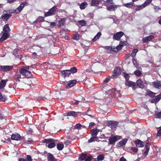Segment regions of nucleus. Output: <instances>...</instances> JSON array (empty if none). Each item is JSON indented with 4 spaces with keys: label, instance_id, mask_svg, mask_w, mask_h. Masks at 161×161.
Wrapping results in <instances>:
<instances>
[{
    "label": "nucleus",
    "instance_id": "3c124183",
    "mask_svg": "<svg viewBox=\"0 0 161 161\" xmlns=\"http://www.w3.org/2000/svg\"><path fill=\"white\" fill-rule=\"evenodd\" d=\"M146 150L149 151L150 149V144L148 143H147L145 145Z\"/></svg>",
    "mask_w": 161,
    "mask_h": 161
},
{
    "label": "nucleus",
    "instance_id": "dca6fc26",
    "mask_svg": "<svg viewBox=\"0 0 161 161\" xmlns=\"http://www.w3.org/2000/svg\"><path fill=\"white\" fill-rule=\"evenodd\" d=\"M62 75L64 77H68L69 75L71 74V72L69 70H63L61 72Z\"/></svg>",
    "mask_w": 161,
    "mask_h": 161
},
{
    "label": "nucleus",
    "instance_id": "f3484780",
    "mask_svg": "<svg viewBox=\"0 0 161 161\" xmlns=\"http://www.w3.org/2000/svg\"><path fill=\"white\" fill-rule=\"evenodd\" d=\"M3 36L0 39L1 42L6 40L9 36V34L8 33L2 32Z\"/></svg>",
    "mask_w": 161,
    "mask_h": 161
},
{
    "label": "nucleus",
    "instance_id": "aec40b11",
    "mask_svg": "<svg viewBox=\"0 0 161 161\" xmlns=\"http://www.w3.org/2000/svg\"><path fill=\"white\" fill-rule=\"evenodd\" d=\"M153 86L157 88H161V82L160 81H155L153 83Z\"/></svg>",
    "mask_w": 161,
    "mask_h": 161
},
{
    "label": "nucleus",
    "instance_id": "69168bd1",
    "mask_svg": "<svg viewBox=\"0 0 161 161\" xmlns=\"http://www.w3.org/2000/svg\"><path fill=\"white\" fill-rule=\"evenodd\" d=\"M95 124L94 122H91L89 124V127L91 128L93 125H95Z\"/></svg>",
    "mask_w": 161,
    "mask_h": 161
},
{
    "label": "nucleus",
    "instance_id": "f704fd0d",
    "mask_svg": "<svg viewBox=\"0 0 161 161\" xmlns=\"http://www.w3.org/2000/svg\"><path fill=\"white\" fill-rule=\"evenodd\" d=\"M123 5L128 8H134V6L131 3L123 4Z\"/></svg>",
    "mask_w": 161,
    "mask_h": 161
},
{
    "label": "nucleus",
    "instance_id": "ea45409f",
    "mask_svg": "<svg viewBox=\"0 0 161 161\" xmlns=\"http://www.w3.org/2000/svg\"><path fill=\"white\" fill-rule=\"evenodd\" d=\"M78 23L81 26H85L86 24V22L84 20H79L78 21Z\"/></svg>",
    "mask_w": 161,
    "mask_h": 161
},
{
    "label": "nucleus",
    "instance_id": "c03bdc74",
    "mask_svg": "<svg viewBox=\"0 0 161 161\" xmlns=\"http://www.w3.org/2000/svg\"><path fill=\"white\" fill-rule=\"evenodd\" d=\"M134 74L136 76H140L142 74L141 72L139 70H136L134 71Z\"/></svg>",
    "mask_w": 161,
    "mask_h": 161
},
{
    "label": "nucleus",
    "instance_id": "0eeeda50",
    "mask_svg": "<svg viewBox=\"0 0 161 161\" xmlns=\"http://www.w3.org/2000/svg\"><path fill=\"white\" fill-rule=\"evenodd\" d=\"M28 5V3L26 2H24L21 3L20 6L15 10V12L17 14L19 13L23 8L24 7Z\"/></svg>",
    "mask_w": 161,
    "mask_h": 161
},
{
    "label": "nucleus",
    "instance_id": "09e8293b",
    "mask_svg": "<svg viewBox=\"0 0 161 161\" xmlns=\"http://www.w3.org/2000/svg\"><path fill=\"white\" fill-rule=\"evenodd\" d=\"M155 98L157 100V102H158L161 99V92L159 95L157 96Z\"/></svg>",
    "mask_w": 161,
    "mask_h": 161
},
{
    "label": "nucleus",
    "instance_id": "2eb2a0df",
    "mask_svg": "<svg viewBox=\"0 0 161 161\" xmlns=\"http://www.w3.org/2000/svg\"><path fill=\"white\" fill-rule=\"evenodd\" d=\"M11 138L13 140L18 141L20 139L21 136L18 133H16L13 134L11 136Z\"/></svg>",
    "mask_w": 161,
    "mask_h": 161
},
{
    "label": "nucleus",
    "instance_id": "b1692460",
    "mask_svg": "<svg viewBox=\"0 0 161 161\" xmlns=\"http://www.w3.org/2000/svg\"><path fill=\"white\" fill-rule=\"evenodd\" d=\"M32 160L31 156L29 155H28L26 158H19L18 159V161H32Z\"/></svg>",
    "mask_w": 161,
    "mask_h": 161
},
{
    "label": "nucleus",
    "instance_id": "603ef678",
    "mask_svg": "<svg viewBox=\"0 0 161 161\" xmlns=\"http://www.w3.org/2000/svg\"><path fill=\"white\" fill-rule=\"evenodd\" d=\"M132 61L134 65L136 67H137L136 61L135 58H133Z\"/></svg>",
    "mask_w": 161,
    "mask_h": 161
},
{
    "label": "nucleus",
    "instance_id": "72a5a7b5",
    "mask_svg": "<svg viewBox=\"0 0 161 161\" xmlns=\"http://www.w3.org/2000/svg\"><path fill=\"white\" fill-rule=\"evenodd\" d=\"M127 140L126 139H124L119 142V146L121 147L125 145L126 143Z\"/></svg>",
    "mask_w": 161,
    "mask_h": 161
},
{
    "label": "nucleus",
    "instance_id": "473e14b6",
    "mask_svg": "<svg viewBox=\"0 0 161 161\" xmlns=\"http://www.w3.org/2000/svg\"><path fill=\"white\" fill-rule=\"evenodd\" d=\"M87 3L86 2L82 3L80 5V8L81 9H84L87 6Z\"/></svg>",
    "mask_w": 161,
    "mask_h": 161
},
{
    "label": "nucleus",
    "instance_id": "13d9d810",
    "mask_svg": "<svg viewBox=\"0 0 161 161\" xmlns=\"http://www.w3.org/2000/svg\"><path fill=\"white\" fill-rule=\"evenodd\" d=\"M19 51V50L18 49H15L14 50L13 52V54L14 55H15L17 54Z\"/></svg>",
    "mask_w": 161,
    "mask_h": 161
},
{
    "label": "nucleus",
    "instance_id": "774afa93",
    "mask_svg": "<svg viewBox=\"0 0 161 161\" xmlns=\"http://www.w3.org/2000/svg\"><path fill=\"white\" fill-rule=\"evenodd\" d=\"M119 161H126V160L124 157H122L120 159Z\"/></svg>",
    "mask_w": 161,
    "mask_h": 161
},
{
    "label": "nucleus",
    "instance_id": "7c9ffc66",
    "mask_svg": "<svg viewBox=\"0 0 161 161\" xmlns=\"http://www.w3.org/2000/svg\"><path fill=\"white\" fill-rule=\"evenodd\" d=\"M136 83L137 86L140 88H142L143 87L142 81L141 79H139L138 80L136 81Z\"/></svg>",
    "mask_w": 161,
    "mask_h": 161
},
{
    "label": "nucleus",
    "instance_id": "bf43d9fd",
    "mask_svg": "<svg viewBox=\"0 0 161 161\" xmlns=\"http://www.w3.org/2000/svg\"><path fill=\"white\" fill-rule=\"evenodd\" d=\"M111 78V77H107L105 79V80H104V81H105V82H108L109 81V80H110Z\"/></svg>",
    "mask_w": 161,
    "mask_h": 161
},
{
    "label": "nucleus",
    "instance_id": "e433bc0d",
    "mask_svg": "<svg viewBox=\"0 0 161 161\" xmlns=\"http://www.w3.org/2000/svg\"><path fill=\"white\" fill-rule=\"evenodd\" d=\"M97 136H92L88 140V142L89 143L93 142L95 141H97Z\"/></svg>",
    "mask_w": 161,
    "mask_h": 161
},
{
    "label": "nucleus",
    "instance_id": "680f3d73",
    "mask_svg": "<svg viewBox=\"0 0 161 161\" xmlns=\"http://www.w3.org/2000/svg\"><path fill=\"white\" fill-rule=\"evenodd\" d=\"M43 19V18L42 17H39L37 19V21L39 22H41Z\"/></svg>",
    "mask_w": 161,
    "mask_h": 161
},
{
    "label": "nucleus",
    "instance_id": "052dcab7",
    "mask_svg": "<svg viewBox=\"0 0 161 161\" xmlns=\"http://www.w3.org/2000/svg\"><path fill=\"white\" fill-rule=\"evenodd\" d=\"M131 150L132 151L135 152H137L138 151V149L136 147H132L131 148Z\"/></svg>",
    "mask_w": 161,
    "mask_h": 161
},
{
    "label": "nucleus",
    "instance_id": "8fccbe9b",
    "mask_svg": "<svg viewBox=\"0 0 161 161\" xmlns=\"http://www.w3.org/2000/svg\"><path fill=\"white\" fill-rule=\"evenodd\" d=\"M152 0H147L143 3L145 7L148 5L151 2Z\"/></svg>",
    "mask_w": 161,
    "mask_h": 161
},
{
    "label": "nucleus",
    "instance_id": "f03ea898",
    "mask_svg": "<svg viewBox=\"0 0 161 161\" xmlns=\"http://www.w3.org/2000/svg\"><path fill=\"white\" fill-rule=\"evenodd\" d=\"M44 143H46L47 146L49 148H53L55 147V144L54 140L51 139H46L44 141Z\"/></svg>",
    "mask_w": 161,
    "mask_h": 161
},
{
    "label": "nucleus",
    "instance_id": "cd10ccee",
    "mask_svg": "<svg viewBox=\"0 0 161 161\" xmlns=\"http://www.w3.org/2000/svg\"><path fill=\"white\" fill-rule=\"evenodd\" d=\"M101 35L102 34L100 32H98L92 39V41L93 42L96 41L97 39H98L100 37Z\"/></svg>",
    "mask_w": 161,
    "mask_h": 161
},
{
    "label": "nucleus",
    "instance_id": "0e129e2a",
    "mask_svg": "<svg viewBox=\"0 0 161 161\" xmlns=\"http://www.w3.org/2000/svg\"><path fill=\"white\" fill-rule=\"evenodd\" d=\"M27 143L28 144L32 143L33 142L32 140L30 138H29L27 140Z\"/></svg>",
    "mask_w": 161,
    "mask_h": 161
},
{
    "label": "nucleus",
    "instance_id": "bb28decb",
    "mask_svg": "<svg viewBox=\"0 0 161 161\" xmlns=\"http://www.w3.org/2000/svg\"><path fill=\"white\" fill-rule=\"evenodd\" d=\"M10 30L8 24L5 25L3 28L2 32L8 33V32Z\"/></svg>",
    "mask_w": 161,
    "mask_h": 161
},
{
    "label": "nucleus",
    "instance_id": "a211bd4d",
    "mask_svg": "<svg viewBox=\"0 0 161 161\" xmlns=\"http://www.w3.org/2000/svg\"><path fill=\"white\" fill-rule=\"evenodd\" d=\"M11 15L8 14H4L1 16V18L3 20L7 21L10 17Z\"/></svg>",
    "mask_w": 161,
    "mask_h": 161
},
{
    "label": "nucleus",
    "instance_id": "9b49d317",
    "mask_svg": "<svg viewBox=\"0 0 161 161\" xmlns=\"http://www.w3.org/2000/svg\"><path fill=\"white\" fill-rule=\"evenodd\" d=\"M13 67L11 66H0V70L3 71H7L12 69Z\"/></svg>",
    "mask_w": 161,
    "mask_h": 161
},
{
    "label": "nucleus",
    "instance_id": "2f4dec72",
    "mask_svg": "<svg viewBox=\"0 0 161 161\" xmlns=\"http://www.w3.org/2000/svg\"><path fill=\"white\" fill-rule=\"evenodd\" d=\"M147 94L152 97H153L155 96L156 93L148 90L147 92Z\"/></svg>",
    "mask_w": 161,
    "mask_h": 161
},
{
    "label": "nucleus",
    "instance_id": "338daca9",
    "mask_svg": "<svg viewBox=\"0 0 161 161\" xmlns=\"http://www.w3.org/2000/svg\"><path fill=\"white\" fill-rule=\"evenodd\" d=\"M151 103H158L157 102V100H156V98H154L153 99L152 101H151Z\"/></svg>",
    "mask_w": 161,
    "mask_h": 161
},
{
    "label": "nucleus",
    "instance_id": "6e6552de",
    "mask_svg": "<svg viewBox=\"0 0 161 161\" xmlns=\"http://www.w3.org/2000/svg\"><path fill=\"white\" fill-rule=\"evenodd\" d=\"M106 6L107 9L108 10L111 11L113 10L114 11L115 9L118 7L119 5H116L114 4V3H113L109 5L108 4H106Z\"/></svg>",
    "mask_w": 161,
    "mask_h": 161
},
{
    "label": "nucleus",
    "instance_id": "4468645a",
    "mask_svg": "<svg viewBox=\"0 0 161 161\" xmlns=\"http://www.w3.org/2000/svg\"><path fill=\"white\" fill-rule=\"evenodd\" d=\"M154 36L153 35H151L149 36L146 37L142 39V41L143 42H147L148 41H151L154 38Z\"/></svg>",
    "mask_w": 161,
    "mask_h": 161
},
{
    "label": "nucleus",
    "instance_id": "4c0bfd02",
    "mask_svg": "<svg viewBox=\"0 0 161 161\" xmlns=\"http://www.w3.org/2000/svg\"><path fill=\"white\" fill-rule=\"evenodd\" d=\"M64 144L63 143H58L57 146V148L59 150H62L64 148Z\"/></svg>",
    "mask_w": 161,
    "mask_h": 161
},
{
    "label": "nucleus",
    "instance_id": "e2e57ef3",
    "mask_svg": "<svg viewBox=\"0 0 161 161\" xmlns=\"http://www.w3.org/2000/svg\"><path fill=\"white\" fill-rule=\"evenodd\" d=\"M81 126V125L80 124H77L75 125V127L76 128L79 129L80 128Z\"/></svg>",
    "mask_w": 161,
    "mask_h": 161
},
{
    "label": "nucleus",
    "instance_id": "423d86ee",
    "mask_svg": "<svg viewBox=\"0 0 161 161\" xmlns=\"http://www.w3.org/2000/svg\"><path fill=\"white\" fill-rule=\"evenodd\" d=\"M92 159V157L90 156H87L85 153H82L80 155L79 158V160H85L84 161H91Z\"/></svg>",
    "mask_w": 161,
    "mask_h": 161
},
{
    "label": "nucleus",
    "instance_id": "412c9836",
    "mask_svg": "<svg viewBox=\"0 0 161 161\" xmlns=\"http://www.w3.org/2000/svg\"><path fill=\"white\" fill-rule=\"evenodd\" d=\"M100 130L96 129H92L91 131V134L92 136H97L98 133L99 132Z\"/></svg>",
    "mask_w": 161,
    "mask_h": 161
},
{
    "label": "nucleus",
    "instance_id": "864d4df0",
    "mask_svg": "<svg viewBox=\"0 0 161 161\" xmlns=\"http://www.w3.org/2000/svg\"><path fill=\"white\" fill-rule=\"evenodd\" d=\"M156 116L157 118H161V111L157 113Z\"/></svg>",
    "mask_w": 161,
    "mask_h": 161
},
{
    "label": "nucleus",
    "instance_id": "6ab92c4d",
    "mask_svg": "<svg viewBox=\"0 0 161 161\" xmlns=\"http://www.w3.org/2000/svg\"><path fill=\"white\" fill-rule=\"evenodd\" d=\"M76 81L75 80L70 81L66 86V88H69L70 87H72L76 84Z\"/></svg>",
    "mask_w": 161,
    "mask_h": 161
},
{
    "label": "nucleus",
    "instance_id": "20e7f679",
    "mask_svg": "<svg viewBox=\"0 0 161 161\" xmlns=\"http://www.w3.org/2000/svg\"><path fill=\"white\" fill-rule=\"evenodd\" d=\"M102 66V64L98 62L94 63L91 67V69L87 70L88 72H95L98 70L99 68Z\"/></svg>",
    "mask_w": 161,
    "mask_h": 161
},
{
    "label": "nucleus",
    "instance_id": "a19ab883",
    "mask_svg": "<svg viewBox=\"0 0 161 161\" xmlns=\"http://www.w3.org/2000/svg\"><path fill=\"white\" fill-rule=\"evenodd\" d=\"M138 50L135 49L132 50V53L131 55H132L133 57H135L136 55V53L138 52Z\"/></svg>",
    "mask_w": 161,
    "mask_h": 161
},
{
    "label": "nucleus",
    "instance_id": "f8f14e48",
    "mask_svg": "<svg viewBox=\"0 0 161 161\" xmlns=\"http://www.w3.org/2000/svg\"><path fill=\"white\" fill-rule=\"evenodd\" d=\"M125 84V86H128L129 87L132 86L133 89H136V86L135 84V83L132 81H129V80H127L126 81Z\"/></svg>",
    "mask_w": 161,
    "mask_h": 161
},
{
    "label": "nucleus",
    "instance_id": "a18cd8bd",
    "mask_svg": "<svg viewBox=\"0 0 161 161\" xmlns=\"http://www.w3.org/2000/svg\"><path fill=\"white\" fill-rule=\"evenodd\" d=\"M145 7V6H144V5L143 4L141 5L138 6L137 8H136V11H139Z\"/></svg>",
    "mask_w": 161,
    "mask_h": 161
},
{
    "label": "nucleus",
    "instance_id": "c9c22d12",
    "mask_svg": "<svg viewBox=\"0 0 161 161\" xmlns=\"http://www.w3.org/2000/svg\"><path fill=\"white\" fill-rule=\"evenodd\" d=\"M56 9L57 8L56 7L54 6L52 8L50 9L49 11L53 15L55 14Z\"/></svg>",
    "mask_w": 161,
    "mask_h": 161
},
{
    "label": "nucleus",
    "instance_id": "6e6d98bb",
    "mask_svg": "<svg viewBox=\"0 0 161 161\" xmlns=\"http://www.w3.org/2000/svg\"><path fill=\"white\" fill-rule=\"evenodd\" d=\"M114 3L112 0H107L106 4H111Z\"/></svg>",
    "mask_w": 161,
    "mask_h": 161
},
{
    "label": "nucleus",
    "instance_id": "de8ad7c7",
    "mask_svg": "<svg viewBox=\"0 0 161 161\" xmlns=\"http://www.w3.org/2000/svg\"><path fill=\"white\" fill-rule=\"evenodd\" d=\"M79 35L78 34H74L73 37V39L75 40H78L79 39Z\"/></svg>",
    "mask_w": 161,
    "mask_h": 161
},
{
    "label": "nucleus",
    "instance_id": "9d476101",
    "mask_svg": "<svg viewBox=\"0 0 161 161\" xmlns=\"http://www.w3.org/2000/svg\"><path fill=\"white\" fill-rule=\"evenodd\" d=\"M118 125V123L116 121H109L108 123V126L112 129H115Z\"/></svg>",
    "mask_w": 161,
    "mask_h": 161
},
{
    "label": "nucleus",
    "instance_id": "f257e3e1",
    "mask_svg": "<svg viewBox=\"0 0 161 161\" xmlns=\"http://www.w3.org/2000/svg\"><path fill=\"white\" fill-rule=\"evenodd\" d=\"M127 43L126 41H121L119 46H117L116 48H112L109 47L107 49L106 51L108 53H113L114 52H117L119 50L121 49L124 46L127 45Z\"/></svg>",
    "mask_w": 161,
    "mask_h": 161
},
{
    "label": "nucleus",
    "instance_id": "c756f323",
    "mask_svg": "<svg viewBox=\"0 0 161 161\" xmlns=\"http://www.w3.org/2000/svg\"><path fill=\"white\" fill-rule=\"evenodd\" d=\"M7 81V80H2L0 82V89H3Z\"/></svg>",
    "mask_w": 161,
    "mask_h": 161
},
{
    "label": "nucleus",
    "instance_id": "5fc2aeb1",
    "mask_svg": "<svg viewBox=\"0 0 161 161\" xmlns=\"http://www.w3.org/2000/svg\"><path fill=\"white\" fill-rule=\"evenodd\" d=\"M52 15L50 13V11H49L48 12H47L45 14V16L47 17V16H49Z\"/></svg>",
    "mask_w": 161,
    "mask_h": 161
},
{
    "label": "nucleus",
    "instance_id": "a878e982",
    "mask_svg": "<svg viewBox=\"0 0 161 161\" xmlns=\"http://www.w3.org/2000/svg\"><path fill=\"white\" fill-rule=\"evenodd\" d=\"M47 158L50 161H56V159L54 158L53 155L50 153L48 154Z\"/></svg>",
    "mask_w": 161,
    "mask_h": 161
},
{
    "label": "nucleus",
    "instance_id": "4be33fe9",
    "mask_svg": "<svg viewBox=\"0 0 161 161\" xmlns=\"http://www.w3.org/2000/svg\"><path fill=\"white\" fill-rule=\"evenodd\" d=\"M87 1H91V6H97L99 4L100 0H87Z\"/></svg>",
    "mask_w": 161,
    "mask_h": 161
},
{
    "label": "nucleus",
    "instance_id": "5701e85b",
    "mask_svg": "<svg viewBox=\"0 0 161 161\" xmlns=\"http://www.w3.org/2000/svg\"><path fill=\"white\" fill-rule=\"evenodd\" d=\"M135 143L137 147H143L144 144L140 140H137L135 141Z\"/></svg>",
    "mask_w": 161,
    "mask_h": 161
},
{
    "label": "nucleus",
    "instance_id": "37998d69",
    "mask_svg": "<svg viewBox=\"0 0 161 161\" xmlns=\"http://www.w3.org/2000/svg\"><path fill=\"white\" fill-rule=\"evenodd\" d=\"M69 71H70L71 72V74L77 72V69L75 67H73L71 68L70 69H69Z\"/></svg>",
    "mask_w": 161,
    "mask_h": 161
},
{
    "label": "nucleus",
    "instance_id": "c85d7f7f",
    "mask_svg": "<svg viewBox=\"0 0 161 161\" xmlns=\"http://www.w3.org/2000/svg\"><path fill=\"white\" fill-rule=\"evenodd\" d=\"M65 22V19H61L59 22L58 25V27H61L63 26Z\"/></svg>",
    "mask_w": 161,
    "mask_h": 161
},
{
    "label": "nucleus",
    "instance_id": "58836bf2",
    "mask_svg": "<svg viewBox=\"0 0 161 161\" xmlns=\"http://www.w3.org/2000/svg\"><path fill=\"white\" fill-rule=\"evenodd\" d=\"M104 158V155L103 154H100L98 156L97 158V161H102Z\"/></svg>",
    "mask_w": 161,
    "mask_h": 161
},
{
    "label": "nucleus",
    "instance_id": "49530a36",
    "mask_svg": "<svg viewBox=\"0 0 161 161\" xmlns=\"http://www.w3.org/2000/svg\"><path fill=\"white\" fill-rule=\"evenodd\" d=\"M129 75L127 73H123V76H124V77L125 78V79L126 80V81L127 80H128V79H129Z\"/></svg>",
    "mask_w": 161,
    "mask_h": 161
},
{
    "label": "nucleus",
    "instance_id": "393cba45",
    "mask_svg": "<svg viewBox=\"0 0 161 161\" xmlns=\"http://www.w3.org/2000/svg\"><path fill=\"white\" fill-rule=\"evenodd\" d=\"M66 115L68 116H72L73 117H75L77 115V113L75 111H70L66 113Z\"/></svg>",
    "mask_w": 161,
    "mask_h": 161
},
{
    "label": "nucleus",
    "instance_id": "ddd939ff",
    "mask_svg": "<svg viewBox=\"0 0 161 161\" xmlns=\"http://www.w3.org/2000/svg\"><path fill=\"white\" fill-rule=\"evenodd\" d=\"M124 34V33L121 31L118 32L114 35L113 39L119 41L121 37L123 36Z\"/></svg>",
    "mask_w": 161,
    "mask_h": 161
},
{
    "label": "nucleus",
    "instance_id": "1a4fd4ad",
    "mask_svg": "<svg viewBox=\"0 0 161 161\" xmlns=\"http://www.w3.org/2000/svg\"><path fill=\"white\" fill-rule=\"evenodd\" d=\"M120 137L118 136H113L109 138V141L110 144H113L115 142L120 139Z\"/></svg>",
    "mask_w": 161,
    "mask_h": 161
},
{
    "label": "nucleus",
    "instance_id": "7ed1b4c3",
    "mask_svg": "<svg viewBox=\"0 0 161 161\" xmlns=\"http://www.w3.org/2000/svg\"><path fill=\"white\" fill-rule=\"evenodd\" d=\"M19 72L23 76L28 78H30L32 76L31 72L25 69H20Z\"/></svg>",
    "mask_w": 161,
    "mask_h": 161
},
{
    "label": "nucleus",
    "instance_id": "79ce46f5",
    "mask_svg": "<svg viewBox=\"0 0 161 161\" xmlns=\"http://www.w3.org/2000/svg\"><path fill=\"white\" fill-rule=\"evenodd\" d=\"M0 99L3 101H5L6 99V97L4 95H3L0 92Z\"/></svg>",
    "mask_w": 161,
    "mask_h": 161
},
{
    "label": "nucleus",
    "instance_id": "39448f33",
    "mask_svg": "<svg viewBox=\"0 0 161 161\" xmlns=\"http://www.w3.org/2000/svg\"><path fill=\"white\" fill-rule=\"evenodd\" d=\"M121 72V68L118 67L115 68L114 70V72L111 76V78L114 79L117 78L120 74Z\"/></svg>",
    "mask_w": 161,
    "mask_h": 161
},
{
    "label": "nucleus",
    "instance_id": "4d7b16f0",
    "mask_svg": "<svg viewBox=\"0 0 161 161\" xmlns=\"http://www.w3.org/2000/svg\"><path fill=\"white\" fill-rule=\"evenodd\" d=\"M159 130L158 132L157 135L158 136H161V127L159 128Z\"/></svg>",
    "mask_w": 161,
    "mask_h": 161
}]
</instances>
